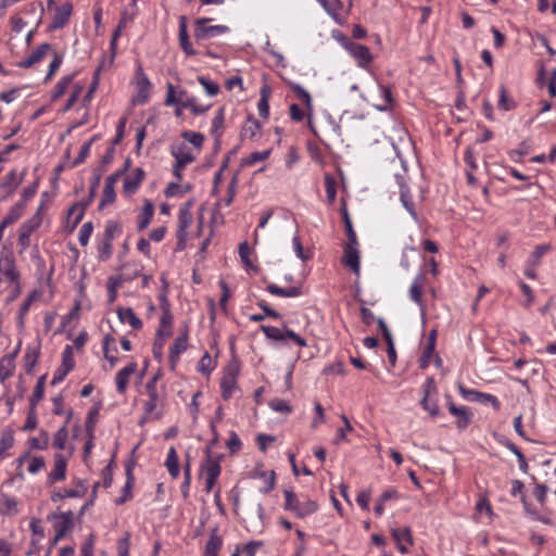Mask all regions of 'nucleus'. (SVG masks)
Masks as SVG:
<instances>
[{
    "mask_svg": "<svg viewBox=\"0 0 556 556\" xmlns=\"http://www.w3.org/2000/svg\"><path fill=\"white\" fill-rule=\"evenodd\" d=\"M552 249L553 247L551 243H543L536 245L531 255L529 256L528 262H530V264H533V266H539L542 256L551 252Z\"/></svg>",
    "mask_w": 556,
    "mask_h": 556,
    "instance_id": "obj_54",
    "label": "nucleus"
},
{
    "mask_svg": "<svg viewBox=\"0 0 556 556\" xmlns=\"http://www.w3.org/2000/svg\"><path fill=\"white\" fill-rule=\"evenodd\" d=\"M319 3L333 20L338 21V15L343 8L341 0H319Z\"/></svg>",
    "mask_w": 556,
    "mask_h": 556,
    "instance_id": "obj_50",
    "label": "nucleus"
},
{
    "mask_svg": "<svg viewBox=\"0 0 556 556\" xmlns=\"http://www.w3.org/2000/svg\"><path fill=\"white\" fill-rule=\"evenodd\" d=\"M87 492V486L84 484L81 480H78L76 489H70L64 491H54L51 495L52 502H59L67 497L76 498L85 496Z\"/></svg>",
    "mask_w": 556,
    "mask_h": 556,
    "instance_id": "obj_25",
    "label": "nucleus"
},
{
    "mask_svg": "<svg viewBox=\"0 0 556 556\" xmlns=\"http://www.w3.org/2000/svg\"><path fill=\"white\" fill-rule=\"evenodd\" d=\"M172 155L175 157V162L180 165L187 166L194 161V155L190 152L187 144L181 143L176 149L172 150Z\"/></svg>",
    "mask_w": 556,
    "mask_h": 556,
    "instance_id": "obj_36",
    "label": "nucleus"
},
{
    "mask_svg": "<svg viewBox=\"0 0 556 556\" xmlns=\"http://www.w3.org/2000/svg\"><path fill=\"white\" fill-rule=\"evenodd\" d=\"M53 521L54 538L52 544H56L74 528V513L72 510L53 513L48 517Z\"/></svg>",
    "mask_w": 556,
    "mask_h": 556,
    "instance_id": "obj_6",
    "label": "nucleus"
},
{
    "mask_svg": "<svg viewBox=\"0 0 556 556\" xmlns=\"http://www.w3.org/2000/svg\"><path fill=\"white\" fill-rule=\"evenodd\" d=\"M324 184H325V191H326V197H327V201L329 204H332L336 200V197H337V181H336V178L330 175V174H326L325 175V178H324Z\"/></svg>",
    "mask_w": 556,
    "mask_h": 556,
    "instance_id": "obj_52",
    "label": "nucleus"
},
{
    "mask_svg": "<svg viewBox=\"0 0 556 556\" xmlns=\"http://www.w3.org/2000/svg\"><path fill=\"white\" fill-rule=\"evenodd\" d=\"M123 232V227L119 222L110 219L105 223V228L102 238L97 245L98 258L101 262L109 261L113 255V240L119 237Z\"/></svg>",
    "mask_w": 556,
    "mask_h": 556,
    "instance_id": "obj_3",
    "label": "nucleus"
},
{
    "mask_svg": "<svg viewBox=\"0 0 556 556\" xmlns=\"http://www.w3.org/2000/svg\"><path fill=\"white\" fill-rule=\"evenodd\" d=\"M188 348V333L185 331L180 336H178L173 346L169 350V361L174 365L178 359L180 354H182Z\"/></svg>",
    "mask_w": 556,
    "mask_h": 556,
    "instance_id": "obj_31",
    "label": "nucleus"
},
{
    "mask_svg": "<svg viewBox=\"0 0 556 556\" xmlns=\"http://www.w3.org/2000/svg\"><path fill=\"white\" fill-rule=\"evenodd\" d=\"M290 87L292 91L295 93L296 98L305 104L306 109L312 110L313 100L309 92L296 83H291Z\"/></svg>",
    "mask_w": 556,
    "mask_h": 556,
    "instance_id": "obj_49",
    "label": "nucleus"
},
{
    "mask_svg": "<svg viewBox=\"0 0 556 556\" xmlns=\"http://www.w3.org/2000/svg\"><path fill=\"white\" fill-rule=\"evenodd\" d=\"M426 276L424 273H419L413 280L409 288V298L413 302L422 306V288L425 285Z\"/></svg>",
    "mask_w": 556,
    "mask_h": 556,
    "instance_id": "obj_30",
    "label": "nucleus"
},
{
    "mask_svg": "<svg viewBox=\"0 0 556 556\" xmlns=\"http://www.w3.org/2000/svg\"><path fill=\"white\" fill-rule=\"evenodd\" d=\"M531 149V143L528 140H523L517 149L510 150L508 155L513 162L519 163L522 161L523 156L530 153Z\"/></svg>",
    "mask_w": 556,
    "mask_h": 556,
    "instance_id": "obj_47",
    "label": "nucleus"
},
{
    "mask_svg": "<svg viewBox=\"0 0 556 556\" xmlns=\"http://www.w3.org/2000/svg\"><path fill=\"white\" fill-rule=\"evenodd\" d=\"M261 124L257 119L250 116L244 125L241 128L240 137L242 140L244 139H253L256 135L260 134L261 130Z\"/></svg>",
    "mask_w": 556,
    "mask_h": 556,
    "instance_id": "obj_39",
    "label": "nucleus"
},
{
    "mask_svg": "<svg viewBox=\"0 0 556 556\" xmlns=\"http://www.w3.org/2000/svg\"><path fill=\"white\" fill-rule=\"evenodd\" d=\"M25 204L23 202H18L10 208L9 213L0 222V241L3 239L4 229L17 222L23 216Z\"/></svg>",
    "mask_w": 556,
    "mask_h": 556,
    "instance_id": "obj_19",
    "label": "nucleus"
},
{
    "mask_svg": "<svg viewBox=\"0 0 556 556\" xmlns=\"http://www.w3.org/2000/svg\"><path fill=\"white\" fill-rule=\"evenodd\" d=\"M254 478H258V479L263 480L264 486L261 488L262 493L267 494L271 490H274L275 482H276V473L274 470L266 471V470L257 469L254 472Z\"/></svg>",
    "mask_w": 556,
    "mask_h": 556,
    "instance_id": "obj_37",
    "label": "nucleus"
},
{
    "mask_svg": "<svg viewBox=\"0 0 556 556\" xmlns=\"http://www.w3.org/2000/svg\"><path fill=\"white\" fill-rule=\"evenodd\" d=\"M157 376H153L146 384L148 399L143 403V409L146 418L148 419H159L161 417V413L156 412V408L162 404V399L159 395L156 389Z\"/></svg>",
    "mask_w": 556,
    "mask_h": 556,
    "instance_id": "obj_7",
    "label": "nucleus"
},
{
    "mask_svg": "<svg viewBox=\"0 0 556 556\" xmlns=\"http://www.w3.org/2000/svg\"><path fill=\"white\" fill-rule=\"evenodd\" d=\"M40 352L38 349L28 348L24 355L25 370L27 374H33L34 368L38 362Z\"/></svg>",
    "mask_w": 556,
    "mask_h": 556,
    "instance_id": "obj_55",
    "label": "nucleus"
},
{
    "mask_svg": "<svg viewBox=\"0 0 556 556\" xmlns=\"http://www.w3.org/2000/svg\"><path fill=\"white\" fill-rule=\"evenodd\" d=\"M341 215L344 223L345 233L348 237L346 243L358 244L356 232L354 231L352 220L345 206L341 207Z\"/></svg>",
    "mask_w": 556,
    "mask_h": 556,
    "instance_id": "obj_43",
    "label": "nucleus"
},
{
    "mask_svg": "<svg viewBox=\"0 0 556 556\" xmlns=\"http://www.w3.org/2000/svg\"><path fill=\"white\" fill-rule=\"evenodd\" d=\"M116 313L121 323L129 324V326L135 330H139L142 328L141 319L135 314L131 307H118L116 309Z\"/></svg>",
    "mask_w": 556,
    "mask_h": 556,
    "instance_id": "obj_27",
    "label": "nucleus"
},
{
    "mask_svg": "<svg viewBox=\"0 0 556 556\" xmlns=\"http://www.w3.org/2000/svg\"><path fill=\"white\" fill-rule=\"evenodd\" d=\"M420 405L426 412H428L430 414L431 417L434 418V417L439 416L440 408H439L437 399H432V396L429 399H421Z\"/></svg>",
    "mask_w": 556,
    "mask_h": 556,
    "instance_id": "obj_63",
    "label": "nucleus"
},
{
    "mask_svg": "<svg viewBox=\"0 0 556 556\" xmlns=\"http://www.w3.org/2000/svg\"><path fill=\"white\" fill-rule=\"evenodd\" d=\"M42 223V217L37 212L33 217L26 219L18 227L17 247L18 253L23 254L30 247V236L36 231Z\"/></svg>",
    "mask_w": 556,
    "mask_h": 556,
    "instance_id": "obj_5",
    "label": "nucleus"
},
{
    "mask_svg": "<svg viewBox=\"0 0 556 556\" xmlns=\"http://www.w3.org/2000/svg\"><path fill=\"white\" fill-rule=\"evenodd\" d=\"M212 18L201 17L195 20L194 38L197 41L213 38L229 31L225 25H207Z\"/></svg>",
    "mask_w": 556,
    "mask_h": 556,
    "instance_id": "obj_9",
    "label": "nucleus"
},
{
    "mask_svg": "<svg viewBox=\"0 0 556 556\" xmlns=\"http://www.w3.org/2000/svg\"><path fill=\"white\" fill-rule=\"evenodd\" d=\"M88 206L89 205H85V200H83L81 202L74 203L68 208V211H67L68 218L75 214V216L73 218L72 226L70 228V231H73L77 227V225L81 222V219L85 215V211Z\"/></svg>",
    "mask_w": 556,
    "mask_h": 556,
    "instance_id": "obj_40",
    "label": "nucleus"
},
{
    "mask_svg": "<svg viewBox=\"0 0 556 556\" xmlns=\"http://www.w3.org/2000/svg\"><path fill=\"white\" fill-rule=\"evenodd\" d=\"M523 489H525V485H523L522 481L517 480V479L513 480L510 494L514 497L520 496V501L522 502L525 509L529 510V503L527 502L526 495L523 493Z\"/></svg>",
    "mask_w": 556,
    "mask_h": 556,
    "instance_id": "obj_61",
    "label": "nucleus"
},
{
    "mask_svg": "<svg viewBox=\"0 0 556 556\" xmlns=\"http://www.w3.org/2000/svg\"><path fill=\"white\" fill-rule=\"evenodd\" d=\"M172 331L164 332L162 329L156 330V338L153 343V355L156 359H162L165 337H168Z\"/></svg>",
    "mask_w": 556,
    "mask_h": 556,
    "instance_id": "obj_53",
    "label": "nucleus"
},
{
    "mask_svg": "<svg viewBox=\"0 0 556 556\" xmlns=\"http://www.w3.org/2000/svg\"><path fill=\"white\" fill-rule=\"evenodd\" d=\"M225 109L219 108L212 119L211 135L218 142L224 134Z\"/></svg>",
    "mask_w": 556,
    "mask_h": 556,
    "instance_id": "obj_32",
    "label": "nucleus"
},
{
    "mask_svg": "<svg viewBox=\"0 0 556 556\" xmlns=\"http://www.w3.org/2000/svg\"><path fill=\"white\" fill-rule=\"evenodd\" d=\"M173 319H174V317L170 312L169 304L162 305V316L160 319V328L159 329H162L164 332L170 331L169 329L172 327Z\"/></svg>",
    "mask_w": 556,
    "mask_h": 556,
    "instance_id": "obj_59",
    "label": "nucleus"
},
{
    "mask_svg": "<svg viewBox=\"0 0 556 556\" xmlns=\"http://www.w3.org/2000/svg\"><path fill=\"white\" fill-rule=\"evenodd\" d=\"M239 376V365L236 361L230 362L224 369L220 379L222 397L227 401L232 396L233 390L237 387V378Z\"/></svg>",
    "mask_w": 556,
    "mask_h": 556,
    "instance_id": "obj_10",
    "label": "nucleus"
},
{
    "mask_svg": "<svg viewBox=\"0 0 556 556\" xmlns=\"http://www.w3.org/2000/svg\"><path fill=\"white\" fill-rule=\"evenodd\" d=\"M198 81L201 84V86L204 88V90L210 97H215L216 94H218L219 86L216 83L207 79L204 76H199Z\"/></svg>",
    "mask_w": 556,
    "mask_h": 556,
    "instance_id": "obj_64",
    "label": "nucleus"
},
{
    "mask_svg": "<svg viewBox=\"0 0 556 556\" xmlns=\"http://www.w3.org/2000/svg\"><path fill=\"white\" fill-rule=\"evenodd\" d=\"M448 412L457 417V428L465 429L472 420V414L466 406H456L453 402L448 403Z\"/></svg>",
    "mask_w": 556,
    "mask_h": 556,
    "instance_id": "obj_23",
    "label": "nucleus"
},
{
    "mask_svg": "<svg viewBox=\"0 0 556 556\" xmlns=\"http://www.w3.org/2000/svg\"><path fill=\"white\" fill-rule=\"evenodd\" d=\"M76 77V73L65 75L56 83V85L53 88L51 99L54 101L66 92L68 86L73 83L74 78Z\"/></svg>",
    "mask_w": 556,
    "mask_h": 556,
    "instance_id": "obj_41",
    "label": "nucleus"
},
{
    "mask_svg": "<svg viewBox=\"0 0 556 556\" xmlns=\"http://www.w3.org/2000/svg\"><path fill=\"white\" fill-rule=\"evenodd\" d=\"M165 466L168 470V473L170 475V477L173 479H177L179 477V475H180L179 459H178L177 451L174 446H170L167 452Z\"/></svg>",
    "mask_w": 556,
    "mask_h": 556,
    "instance_id": "obj_33",
    "label": "nucleus"
},
{
    "mask_svg": "<svg viewBox=\"0 0 556 556\" xmlns=\"http://www.w3.org/2000/svg\"><path fill=\"white\" fill-rule=\"evenodd\" d=\"M101 71H102V66L100 65L93 72L92 81H91L86 94L83 98L84 106L88 105V103L92 100L93 94L99 87Z\"/></svg>",
    "mask_w": 556,
    "mask_h": 556,
    "instance_id": "obj_44",
    "label": "nucleus"
},
{
    "mask_svg": "<svg viewBox=\"0 0 556 556\" xmlns=\"http://www.w3.org/2000/svg\"><path fill=\"white\" fill-rule=\"evenodd\" d=\"M67 462L61 453L54 455V466L52 471L49 473L48 481L55 483L62 481L66 477Z\"/></svg>",
    "mask_w": 556,
    "mask_h": 556,
    "instance_id": "obj_20",
    "label": "nucleus"
},
{
    "mask_svg": "<svg viewBox=\"0 0 556 556\" xmlns=\"http://www.w3.org/2000/svg\"><path fill=\"white\" fill-rule=\"evenodd\" d=\"M342 46L349 54L355 60L358 67L367 68L372 62V54L368 47L356 43L346 37L342 39Z\"/></svg>",
    "mask_w": 556,
    "mask_h": 556,
    "instance_id": "obj_8",
    "label": "nucleus"
},
{
    "mask_svg": "<svg viewBox=\"0 0 556 556\" xmlns=\"http://www.w3.org/2000/svg\"><path fill=\"white\" fill-rule=\"evenodd\" d=\"M458 392L466 401L491 404L495 410L501 408L500 401L493 394L483 393L473 389H467L463 384H458Z\"/></svg>",
    "mask_w": 556,
    "mask_h": 556,
    "instance_id": "obj_12",
    "label": "nucleus"
},
{
    "mask_svg": "<svg viewBox=\"0 0 556 556\" xmlns=\"http://www.w3.org/2000/svg\"><path fill=\"white\" fill-rule=\"evenodd\" d=\"M51 46L48 42L41 43L26 59L20 61L16 65L21 68H29L34 64L40 62L50 51Z\"/></svg>",
    "mask_w": 556,
    "mask_h": 556,
    "instance_id": "obj_18",
    "label": "nucleus"
},
{
    "mask_svg": "<svg viewBox=\"0 0 556 556\" xmlns=\"http://www.w3.org/2000/svg\"><path fill=\"white\" fill-rule=\"evenodd\" d=\"M125 169H118L115 173L106 177L104 188L102 191V198L100 200L99 210H103L106 205L112 204L116 199L115 185L119 178L124 175Z\"/></svg>",
    "mask_w": 556,
    "mask_h": 556,
    "instance_id": "obj_13",
    "label": "nucleus"
},
{
    "mask_svg": "<svg viewBox=\"0 0 556 556\" xmlns=\"http://www.w3.org/2000/svg\"><path fill=\"white\" fill-rule=\"evenodd\" d=\"M343 264L349 267L354 274H358L359 265V251L358 244L346 243L344 247Z\"/></svg>",
    "mask_w": 556,
    "mask_h": 556,
    "instance_id": "obj_15",
    "label": "nucleus"
},
{
    "mask_svg": "<svg viewBox=\"0 0 556 556\" xmlns=\"http://www.w3.org/2000/svg\"><path fill=\"white\" fill-rule=\"evenodd\" d=\"M123 285L122 276H111L108 279V302L114 303L117 298V290Z\"/></svg>",
    "mask_w": 556,
    "mask_h": 556,
    "instance_id": "obj_48",
    "label": "nucleus"
},
{
    "mask_svg": "<svg viewBox=\"0 0 556 556\" xmlns=\"http://www.w3.org/2000/svg\"><path fill=\"white\" fill-rule=\"evenodd\" d=\"M144 178V170L140 167H137L132 175H128L125 177L123 182V190L126 194H134L140 187L142 180Z\"/></svg>",
    "mask_w": 556,
    "mask_h": 556,
    "instance_id": "obj_22",
    "label": "nucleus"
},
{
    "mask_svg": "<svg viewBox=\"0 0 556 556\" xmlns=\"http://www.w3.org/2000/svg\"><path fill=\"white\" fill-rule=\"evenodd\" d=\"M206 460L202 465V472L205 477V492L210 493L213 491L217 479L222 472L220 459L223 455H218L216 457L212 456L210 451V446L205 448Z\"/></svg>",
    "mask_w": 556,
    "mask_h": 556,
    "instance_id": "obj_4",
    "label": "nucleus"
},
{
    "mask_svg": "<svg viewBox=\"0 0 556 556\" xmlns=\"http://www.w3.org/2000/svg\"><path fill=\"white\" fill-rule=\"evenodd\" d=\"M153 214H154V206L152 204L151 201L147 200L142 206V210L138 216V225H137V229L139 231L146 229L152 217H153Z\"/></svg>",
    "mask_w": 556,
    "mask_h": 556,
    "instance_id": "obj_38",
    "label": "nucleus"
},
{
    "mask_svg": "<svg viewBox=\"0 0 556 556\" xmlns=\"http://www.w3.org/2000/svg\"><path fill=\"white\" fill-rule=\"evenodd\" d=\"M392 538L402 554H406L408 546L413 544L410 529L407 527L392 529Z\"/></svg>",
    "mask_w": 556,
    "mask_h": 556,
    "instance_id": "obj_17",
    "label": "nucleus"
},
{
    "mask_svg": "<svg viewBox=\"0 0 556 556\" xmlns=\"http://www.w3.org/2000/svg\"><path fill=\"white\" fill-rule=\"evenodd\" d=\"M269 93H270V90L268 87H263L261 89V98L257 102V110H258V114L261 117L263 118H268V115H269Z\"/></svg>",
    "mask_w": 556,
    "mask_h": 556,
    "instance_id": "obj_46",
    "label": "nucleus"
},
{
    "mask_svg": "<svg viewBox=\"0 0 556 556\" xmlns=\"http://www.w3.org/2000/svg\"><path fill=\"white\" fill-rule=\"evenodd\" d=\"M115 342V338L110 333H108L103 339L102 348L104 352V357L111 364V367H114L118 362V358L116 356L118 350L116 348Z\"/></svg>",
    "mask_w": 556,
    "mask_h": 556,
    "instance_id": "obj_29",
    "label": "nucleus"
},
{
    "mask_svg": "<svg viewBox=\"0 0 556 556\" xmlns=\"http://www.w3.org/2000/svg\"><path fill=\"white\" fill-rule=\"evenodd\" d=\"M222 544V538L215 531L211 533L205 545V556H218Z\"/></svg>",
    "mask_w": 556,
    "mask_h": 556,
    "instance_id": "obj_45",
    "label": "nucleus"
},
{
    "mask_svg": "<svg viewBox=\"0 0 556 556\" xmlns=\"http://www.w3.org/2000/svg\"><path fill=\"white\" fill-rule=\"evenodd\" d=\"M268 406L277 413H281V414H286V415L292 413L291 405L287 401L281 400V399L270 400L268 403Z\"/></svg>",
    "mask_w": 556,
    "mask_h": 556,
    "instance_id": "obj_62",
    "label": "nucleus"
},
{
    "mask_svg": "<svg viewBox=\"0 0 556 556\" xmlns=\"http://www.w3.org/2000/svg\"><path fill=\"white\" fill-rule=\"evenodd\" d=\"M260 328L268 340L277 341V342L285 341L283 330L277 328V327H274V326H265V325H262Z\"/></svg>",
    "mask_w": 556,
    "mask_h": 556,
    "instance_id": "obj_57",
    "label": "nucleus"
},
{
    "mask_svg": "<svg viewBox=\"0 0 556 556\" xmlns=\"http://www.w3.org/2000/svg\"><path fill=\"white\" fill-rule=\"evenodd\" d=\"M29 446L34 450H46L49 445V434L46 430L40 431L38 438L33 437L28 440Z\"/></svg>",
    "mask_w": 556,
    "mask_h": 556,
    "instance_id": "obj_58",
    "label": "nucleus"
},
{
    "mask_svg": "<svg viewBox=\"0 0 556 556\" xmlns=\"http://www.w3.org/2000/svg\"><path fill=\"white\" fill-rule=\"evenodd\" d=\"M516 105H517L516 101L507 94L505 86L501 85L497 108L503 111H510V110L515 109Z\"/></svg>",
    "mask_w": 556,
    "mask_h": 556,
    "instance_id": "obj_51",
    "label": "nucleus"
},
{
    "mask_svg": "<svg viewBox=\"0 0 556 556\" xmlns=\"http://www.w3.org/2000/svg\"><path fill=\"white\" fill-rule=\"evenodd\" d=\"M136 369L137 363L131 362L127 366L117 371L115 377V383L118 393L124 394L126 392L129 377L132 374H135Z\"/></svg>",
    "mask_w": 556,
    "mask_h": 556,
    "instance_id": "obj_21",
    "label": "nucleus"
},
{
    "mask_svg": "<svg viewBox=\"0 0 556 556\" xmlns=\"http://www.w3.org/2000/svg\"><path fill=\"white\" fill-rule=\"evenodd\" d=\"M21 273L11 247L3 245L0 250V283H9L21 289Z\"/></svg>",
    "mask_w": 556,
    "mask_h": 556,
    "instance_id": "obj_2",
    "label": "nucleus"
},
{
    "mask_svg": "<svg viewBox=\"0 0 556 556\" xmlns=\"http://www.w3.org/2000/svg\"><path fill=\"white\" fill-rule=\"evenodd\" d=\"M136 87L137 93L134 97L132 102L135 104L147 103L149 101L152 85L140 64H138L136 68Z\"/></svg>",
    "mask_w": 556,
    "mask_h": 556,
    "instance_id": "obj_11",
    "label": "nucleus"
},
{
    "mask_svg": "<svg viewBox=\"0 0 556 556\" xmlns=\"http://www.w3.org/2000/svg\"><path fill=\"white\" fill-rule=\"evenodd\" d=\"M400 200L415 222H418V214L415 210L413 195L406 185H401Z\"/></svg>",
    "mask_w": 556,
    "mask_h": 556,
    "instance_id": "obj_34",
    "label": "nucleus"
},
{
    "mask_svg": "<svg viewBox=\"0 0 556 556\" xmlns=\"http://www.w3.org/2000/svg\"><path fill=\"white\" fill-rule=\"evenodd\" d=\"M72 417V412H70L67 419L64 425L54 433L52 445L53 447L62 451L65 448V443L68 437L67 424L70 418Z\"/></svg>",
    "mask_w": 556,
    "mask_h": 556,
    "instance_id": "obj_42",
    "label": "nucleus"
},
{
    "mask_svg": "<svg viewBox=\"0 0 556 556\" xmlns=\"http://www.w3.org/2000/svg\"><path fill=\"white\" fill-rule=\"evenodd\" d=\"M536 83L540 88L546 86L551 98L556 99V68L552 70L547 81H545V70L544 66H541L538 73Z\"/></svg>",
    "mask_w": 556,
    "mask_h": 556,
    "instance_id": "obj_26",
    "label": "nucleus"
},
{
    "mask_svg": "<svg viewBox=\"0 0 556 556\" xmlns=\"http://www.w3.org/2000/svg\"><path fill=\"white\" fill-rule=\"evenodd\" d=\"M62 368L65 369V371H72L75 367V361L73 355V348L71 345H66L62 352Z\"/></svg>",
    "mask_w": 556,
    "mask_h": 556,
    "instance_id": "obj_60",
    "label": "nucleus"
},
{
    "mask_svg": "<svg viewBox=\"0 0 556 556\" xmlns=\"http://www.w3.org/2000/svg\"><path fill=\"white\" fill-rule=\"evenodd\" d=\"M269 154H270V150L252 152L249 156L242 159L241 165L242 166H252V165L256 164L257 162H263V161L267 160Z\"/></svg>",
    "mask_w": 556,
    "mask_h": 556,
    "instance_id": "obj_56",
    "label": "nucleus"
},
{
    "mask_svg": "<svg viewBox=\"0 0 556 556\" xmlns=\"http://www.w3.org/2000/svg\"><path fill=\"white\" fill-rule=\"evenodd\" d=\"M178 39L179 46L186 55L194 56L197 54V51L192 48V45L189 40L187 17L185 15L180 16L179 18Z\"/></svg>",
    "mask_w": 556,
    "mask_h": 556,
    "instance_id": "obj_16",
    "label": "nucleus"
},
{
    "mask_svg": "<svg viewBox=\"0 0 556 556\" xmlns=\"http://www.w3.org/2000/svg\"><path fill=\"white\" fill-rule=\"evenodd\" d=\"M73 12V5L71 2H64L55 8L52 23L49 25L48 30L54 31L63 28L70 21Z\"/></svg>",
    "mask_w": 556,
    "mask_h": 556,
    "instance_id": "obj_14",
    "label": "nucleus"
},
{
    "mask_svg": "<svg viewBox=\"0 0 556 556\" xmlns=\"http://www.w3.org/2000/svg\"><path fill=\"white\" fill-rule=\"evenodd\" d=\"M26 169L21 174L16 169H11L2 181L1 188L5 189L8 194H12L23 181Z\"/></svg>",
    "mask_w": 556,
    "mask_h": 556,
    "instance_id": "obj_28",
    "label": "nucleus"
},
{
    "mask_svg": "<svg viewBox=\"0 0 556 556\" xmlns=\"http://www.w3.org/2000/svg\"><path fill=\"white\" fill-rule=\"evenodd\" d=\"M283 509L291 513L295 518L304 519L319 509L316 501L307 495L296 494L292 488L283 490Z\"/></svg>",
    "mask_w": 556,
    "mask_h": 556,
    "instance_id": "obj_1",
    "label": "nucleus"
},
{
    "mask_svg": "<svg viewBox=\"0 0 556 556\" xmlns=\"http://www.w3.org/2000/svg\"><path fill=\"white\" fill-rule=\"evenodd\" d=\"M266 290L273 295L283 298H296L302 294L300 287L281 288L275 283L267 285Z\"/></svg>",
    "mask_w": 556,
    "mask_h": 556,
    "instance_id": "obj_35",
    "label": "nucleus"
},
{
    "mask_svg": "<svg viewBox=\"0 0 556 556\" xmlns=\"http://www.w3.org/2000/svg\"><path fill=\"white\" fill-rule=\"evenodd\" d=\"M132 468H134L132 463H127L126 466H125L126 482H125V485H124V488L122 490V495L118 498L115 500V503L117 505L124 504L125 502L130 500L131 496H132L131 490H132L134 484H135V477H134Z\"/></svg>",
    "mask_w": 556,
    "mask_h": 556,
    "instance_id": "obj_24",
    "label": "nucleus"
}]
</instances>
